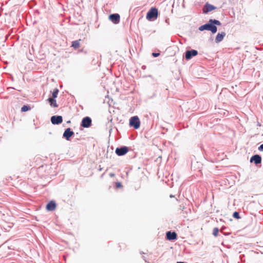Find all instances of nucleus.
I'll use <instances>...</instances> for the list:
<instances>
[{"label":"nucleus","instance_id":"f257e3e1","mask_svg":"<svg viewBox=\"0 0 263 263\" xmlns=\"http://www.w3.org/2000/svg\"><path fill=\"white\" fill-rule=\"evenodd\" d=\"M200 31H203L204 30H210L212 33H215L217 32V27L213 24L210 23L205 24L201 26L199 28Z\"/></svg>","mask_w":263,"mask_h":263},{"label":"nucleus","instance_id":"f03ea898","mask_svg":"<svg viewBox=\"0 0 263 263\" xmlns=\"http://www.w3.org/2000/svg\"><path fill=\"white\" fill-rule=\"evenodd\" d=\"M158 9L156 8H152L147 13L146 18L149 21L155 20L158 17Z\"/></svg>","mask_w":263,"mask_h":263},{"label":"nucleus","instance_id":"7ed1b4c3","mask_svg":"<svg viewBox=\"0 0 263 263\" xmlns=\"http://www.w3.org/2000/svg\"><path fill=\"white\" fill-rule=\"evenodd\" d=\"M129 126L135 129H138L140 126V121L138 116H133L129 119Z\"/></svg>","mask_w":263,"mask_h":263},{"label":"nucleus","instance_id":"20e7f679","mask_svg":"<svg viewBox=\"0 0 263 263\" xmlns=\"http://www.w3.org/2000/svg\"><path fill=\"white\" fill-rule=\"evenodd\" d=\"M58 92H59V90L58 89H55L52 92V98H50L48 99L51 106H52L53 107H57V105L56 103V101L55 100V98H56L57 97Z\"/></svg>","mask_w":263,"mask_h":263},{"label":"nucleus","instance_id":"39448f33","mask_svg":"<svg viewBox=\"0 0 263 263\" xmlns=\"http://www.w3.org/2000/svg\"><path fill=\"white\" fill-rule=\"evenodd\" d=\"M91 119L89 117L84 118L81 122V126L85 128L89 127L91 125Z\"/></svg>","mask_w":263,"mask_h":263},{"label":"nucleus","instance_id":"423d86ee","mask_svg":"<svg viewBox=\"0 0 263 263\" xmlns=\"http://www.w3.org/2000/svg\"><path fill=\"white\" fill-rule=\"evenodd\" d=\"M108 18L113 23L117 24L120 22V16L119 14L115 13L109 15Z\"/></svg>","mask_w":263,"mask_h":263},{"label":"nucleus","instance_id":"0eeeda50","mask_svg":"<svg viewBox=\"0 0 263 263\" xmlns=\"http://www.w3.org/2000/svg\"><path fill=\"white\" fill-rule=\"evenodd\" d=\"M128 152V148L126 146L121 147L120 148H117L116 149V153L118 156H123Z\"/></svg>","mask_w":263,"mask_h":263},{"label":"nucleus","instance_id":"6e6552de","mask_svg":"<svg viewBox=\"0 0 263 263\" xmlns=\"http://www.w3.org/2000/svg\"><path fill=\"white\" fill-rule=\"evenodd\" d=\"M198 52L196 50H187L185 52V58L187 60L191 59L192 57L197 55Z\"/></svg>","mask_w":263,"mask_h":263},{"label":"nucleus","instance_id":"1a4fd4ad","mask_svg":"<svg viewBox=\"0 0 263 263\" xmlns=\"http://www.w3.org/2000/svg\"><path fill=\"white\" fill-rule=\"evenodd\" d=\"M74 135L73 132L71 130L70 128L66 129L64 134L63 137H64L67 140H69L70 138Z\"/></svg>","mask_w":263,"mask_h":263},{"label":"nucleus","instance_id":"9d476101","mask_svg":"<svg viewBox=\"0 0 263 263\" xmlns=\"http://www.w3.org/2000/svg\"><path fill=\"white\" fill-rule=\"evenodd\" d=\"M57 207V204L54 201H50L47 205H46V210L48 211H54Z\"/></svg>","mask_w":263,"mask_h":263},{"label":"nucleus","instance_id":"9b49d317","mask_svg":"<svg viewBox=\"0 0 263 263\" xmlns=\"http://www.w3.org/2000/svg\"><path fill=\"white\" fill-rule=\"evenodd\" d=\"M62 117V116H52L51 121L53 124H60L63 121Z\"/></svg>","mask_w":263,"mask_h":263},{"label":"nucleus","instance_id":"f8f14e48","mask_svg":"<svg viewBox=\"0 0 263 263\" xmlns=\"http://www.w3.org/2000/svg\"><path fill=\"white\" fill-rule=\"evenodd\" d=\"M253 161L255 164H259L261 162V158L259 155H255L251 158L250 162H252Z\"/></svg>","mask_w":263,"mask_h":263},{"label":"nucleus","instance_id":"ddd939ff","mask_svg":"<svg viewBox=\"0 0 263 263\" xmlns=\"http://www.w3.org/2000/svg\"><path fill=\"white\" fill-rule=\"evenodd\" d=\"M177 235L175 232H172L168 231L166 233V238L169 240L176 239H177Z\"/></svg>","mask_w":263,"mask_h":263},{"label":"nucleus","instance_id":"4468645a","mask_svg":"<svg viewBox=\"0 0 263 263\" xmlns=\"http://www.w3.org/2000/svg\"><path fill=\"white\" fill-rule=\"evenodd\" d=\"M215 9L216 7H214V6L209 4H206L204 6L203 11L204 13H206L211 11Z\"/></svg>","mask_w":263,"mask_h":263},{"label":"nucleus","instance_id":"2eb2a0df","mask_svg":"<svg viewBox=\"0 0 263 263\" xmlns=\"http://www.w3.org/2000/svg\"><path fill=\"white\" fill-rule=\"evenodd\" d=\"M226 36V33L224 32H222L221 33H218L215 38V42L217 43H219L221 42L224 38V37Z\"/></svg>","mask_w":263,"mask_h":263},{"label":"nucleus","instance_id":"dca6fc26","mask_svg":"<svg viewBox=\"0 0 263 263\" xmlns=\"http://www.w3.org/2000/svg\"><path fill=\"white\" fill-rule=\"evenodd\" d=\"M81 40H77V41H73L72 42V45H71V46L74 48L75 49H78V48L80 47V42Z\"/></svg>","mask_w":263,"mask_h":263},{"label":"nucleus","instance_id":"f3484780","mask_svg":"<svg viewBox=\"0 0 263 263\" xmlns=\"http://www.w3.org/2000/svg\"><path fill=\"white\" fill-rule=\"evenodd\" d=\"M31 109V107L30 106H28V105H24L22 108H21V111H23V112H25V111H27Z\"/></svg>","mask_w":263,"mask_h":263},{"label":"nucleus","instance_id":"a211bd4d","mask_svg":"<svg viewBox=\"0 0 263 263\" xmlns=\"http://www.w3.org/2000/svg\"><path fill=\"white\" fill-rule=\"evenodd\" d=\"M209 22L211 23L212 24H215V25H217L218 26L221 25L220 22L218 20H213L211 19V20H210Z\"/></svg>","mask_w":263,"mask_h":263},{"label":"nucleus","instance_id":"6ab92c4d","mask_svg":"<svg viewBox=\"0 0 263 263\" xmlns=\"http://www.w3.org/2000/svg\"><path fill=\"white\" fill-rule=\"evenodd\" d=\"M218 233H219V229H218V228H215L213 229V234L214 235V236H215V237H217L218 236Z\"/></svg>","mask_w":263,"mask_h":263},{"label":"nucleus","instance_id":"aec40b11","mask_svg":"<svg viewBox=\"0 0 263 263\" xmlns=\"http://www.w3.org/2000/svg\"><path fill=\"white\" fill-rule=\"evenodd\" d=\"M233 217L236 219H239L240 218V217L239 216V213L237 212H235L233 214Z\"/></svg>","mask_w":263,"mask_h":263},{"label":"nucleus","instance_id":"412c9836","mask_svg":"<svg viewBox=\"0 0 263 263\" xmlns=\"http://www.w3.org/2000/svg\"><path fill=\"white\" fill-rule=\"evenodd\" d=\"M116 186L117 188H120L122 186V185L120 182H117L116 183Z\"/></svg>","mask_w":263,"mask_h":263},{"label":"nucleus","instance_id":"4be33fe9","mask_svg":"<svg viewBox=\"0 0 263 263\" xmlns=\"http://www.w3.org/2000/svg\"><path fill=\"white\" fill-rule=\"evenodd\" d=\"M152 54H153V57H158L160 55V53H153Z\"/></svg>","mask_w":263,"mask_h":263},{"label":"nucleus","instance_id":"5701e85b","mask_svg":"<svg viewBox=\"0 0 263 263\" xmlns=\"http://www.w3.org/2000/svg\"><path fill=\"white\" fill-rule=\"evenodd\" d=\"M258 150H259V151H263V144L260 145L258 147Z\"/></svg>","mask_w":263,"mask_h":263},{"label":"nucleus","instance_id":"b1692460","mask_svg":"<svg viewBox=\"0 0 263 263\" xmlns=\"http://www.w3.org/2000/svg\"><path fill=\"white\" fill-rule=\"evenodd\" d=\"M110 176H114V174H110Z\"/></svg>","mask_w":263,"mask_h":263},{"label":"nucleus","instance_id":"393cba45","mask_svg":"<svg viewBox=\"0 0 263 263\" xmlns=\"http://www.w3.org/2000/svg\"><path fill=\"white\" fill-rule=\"evenodd\" d=\"M177 263H184V262H177Z\"/></svg>","mask_w":263,"mask_h":263},{"label":"nucleus","instance_id":"a878e982","mask_svg":"<svg viewBox=\"0 0 263 263\" xmlns=\"http://www.w3.org/2000/svg\"><path fill=\"white\" fill-rule=\"evenodd\" d=\"M109 120L110 121V122H112V119H109Z\"/></svg>","mask_w":263,"mask_h":263}]
</instances>
